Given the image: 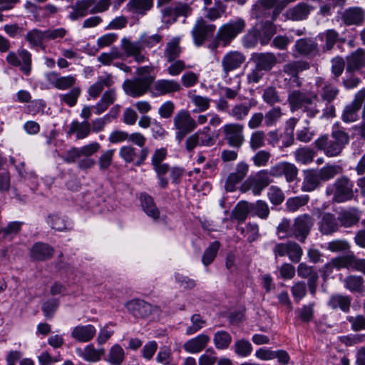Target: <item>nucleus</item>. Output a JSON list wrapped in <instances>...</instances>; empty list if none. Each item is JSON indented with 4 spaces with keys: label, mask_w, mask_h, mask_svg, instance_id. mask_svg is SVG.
<instances>
[{
    "label": "nucleus",
    "mask_w": 365,
    "mask_h": 365,
    "mask_svg": "<svg viewBox=\"0 0 365 365\" xmlns=\"http://www.w3.org/2000/svg\"><path fill=\"white\" fill-rule=\"evenodd\" d=\"M180 38H172L167 43L163 52V56L168 62H173L180 57L182 48L180 46Z\"/></svg>",
    "instance_id": "nucleus-28"
},
{
    "label": "nucleus",
    "mask_w": 365,
    "mask_h": 365,
    "mask_svg": "<svg viewBox=\"0 0 365 365\" xmlns=\"http://www.w3.org/2000/svg\"><path fill=\"white\" fill-rule=\"evenodd\" d=\"M219 248L220 242L218 241H215L212 242L210 246L205 250L202 258V262L205 266H208L213 262Z\"/></svg>",
    "instance_id": "nucleus-53"
},
{
    "label": "nucleus",
    "mask_w": 365,
    "mask_h": 365,
    "mask_svg": "<svg viewBox=\"0 0 365 365\" xmlns=\"http://www.w3.org/2000/svg\"><path fill=\"white\" fill-rule=\"evenodd\" d=\"M127 311L135 318H145L153 312L158 311V308L153 307L142 299H132L125 304Z\"/></svg>",
    "instance_id": "nucleus-13"
},
{
    "label": "nucleus",
    "mask_w": 365,
    "mask_h": 365,
    "mask_svg": "<svg viewBox=\"0 0 365 365\" xmlns=\"http://www.w3.org/2000/svg\"><path fill=\"white\" fill-rule=\"evenodd\" d=\"M45 36V31L34 29L26 34L25 38L31 47H36L41 46L44 41H46Z\"/></svg>",
    "instance_id": "nucleus-45"
},
{
    "label": "nucleus",
    "mask_w": 365,
    "mask_h": 365,
    "mask_svg": "<svg viewBox=\"0 0 365 365\" xmlns=\"http://www.w3.org/2000/svg\"><path fill=\"white\" fill-rule=\"evenodd\" d=\"M287 101L292 111L301 110L309 117H314L319 113L320 101L316 93L294 90L289 92Z\"/></svg>",
    "instance_id": "nucleus-4"
},
{
    "label": "nucleus",
    "mask_w": 365,
    "mask_h": 365,
    "mask_svg": "<svg viewBox=\"0 0 365 365\" xmlns=\"http://www.w3.org/2000/svg\"><path fill=\"white\" fill-rule=\"evenodd\" d=\"M251 212L261 219L265 220L269 214V208L267 203L262 200H257L251 204Z\"/></svg>",
    "instance_id": "nucleus-55"
},
{
    "label": "nucleus",
    "mask_w": 365,
    "mask_h": 365,
    "mask_svg": "<svg viewBox=\"0 0 365 365\" xmlns=\"http://www.w3.org/2000/svg\"><path fill=\"white\" fill-rule=\"evenodd\" d=\"M341 172L340 166L336 165H327L322 168L317 173L321 181H327L334 178Z\"/></svg>",
    "instance_id": "nucleus-46"
},
{
    "label": "nucleus",
    "mask_w": 365,
    "mask_h": 365,
    "mask_svg": "<svg viewBox=\"0 0 365 365\" xmlns=\"http://www.w3.org/2000/svg\"><path fill=\"white\" fill-rule=\"evenodd\" d=\"M309 68L308 63L305 61H292L283 66V73L289 78L284 77L285 85L289 88L299 87L301 81L299 78V73L307 70Z\"/></svg>",
    "instance_id": "nucleus-9"
},
{
    "label": "nucleus",
    "mask_w": 365,
    "mask_h": 365,
    "mask_svg": "<svg viewBox=\"0 0 365 365\" xmlns=\"http://www.w3.org/2000/svg\"><path fill=\"white\" fill-rule=\"evenodd\" d=\"M81 93V89L79 87H74L68 93L60 95V99L69 107H73L76 104Z\"/></svg>",
    "instance_id": "nucleus-58"
},
{
    "label": "nucleus",
    "mask_w": 365,
    "mask_h": 365,
    "mask_svg": "<svg viewBox=\"0 0 365 365\" xmlns=\"http://www.w3.org/2000/svg\"><path fill=\"white\" fill-rule=\"evenodd\" d=\"M349 142V135L344 130H332L331 135H322L314 141L315 147L330 158L339 156Z\"/></svg>",
    "instance_id": "nucleus-3"
},
{
    "label": "nucleus",
    "mask_w": 365,
    "mask_h": 365,
    "mask_svg": "<svg viewBox=\"0 0 365 365\" xmlns=\"http://www.w3.org/2000/svg\"><path fill=\"white\" fill-rule=\"evenodd\" d=\"M173 125L176 130L175 138L180 142L188 133L197 128V122L187 110H181L174 116Z\"/></svg>",
    "instance_id": "nucleus-7"
},
{
    "label": "nucleus",
    "mask_w": 365,
    "mask_h": 365,
    "mask_svg": "<svg viewBox=\"0 0 365 365\" xmlns=\"http://www.w3.org/2000/svg\"><path fill=\"white\" fill-rule=\"evenodd\" d=\"M163 39L160 34L148 36L146 33L140 35L138 41H133L128 37H123L120 41V48L127 57H133L138 63L148 61V57L143 53L144 48H153Z\"/></svg>",
    "instance_id": "nucleus-2"
},
{
    "label": "nucleus",
    "mask_w": 365,
    "mask_h": 365,
    "mask_svg": "<svg viewBox=\"0 0 365 365\" xmlns=\"http://www.w3.org/2000/svg\"><path fill=\"white\" fill-rule=\"evenodd\" d=\"M344 287L351 292L364 291V280L360 276L350 275L344 279Z\"/></svg>",
    "instance_id": "nucleus-42"
},
{
    "label": "nucleus",
    "mask_w": 365,
    "mask_h": 365,
    "mask_svg": "<svg viewBox=\"0 0 365 365\" xmlns=\"http://www.w3.org/2000/svg\"><path fill=\"white\" fill-rule=\"evenodd\" d=\"M365 66V51L358 49L347 57L346 70L355 71Z\"/></svg>",
    "instance_id": "nucleus-35"
},
{
    "label": "nucleus",
    "mask_w": 365,
    "mask_h": 365,
    "mask_svg": "<svg viewBox=\"0 0 365 365\" xmlns=\"http://www.w3.org/2000/svg\"><path fill=\"white\" fill-rule=\"evenodd\" d=\"M148 154V148H143L139 155L137 154L136 149L131 145L123 146L119 150V155L125 163H134L137 166H140L144 163Z\"/></svg>",
    "instance_id": "nucleus-14"
},
{
    "label": "nucleus",
    "mask_w": 365,
    "mask_h": 365,
    "mask_svg": "<svg viewBox=\"0 0 365 365\" xmlns=\"http://www.w3.org/2000/svg\"><path fill=\"white\" fill-rule=\"evenodd\" d=\"M337 219L342 226L350 227L359 222V215L356 210L350 209L341 211Z\"/></svg>",
    "instance_id": "nucleus-37"
},
{
    "label": "nucleus",
    "mask_w": 365,
    "mask_h": 365,
    "mask_svg": "<svg viewBox=\"0 0 365 365\" xmlns=\"http://www.w3.org/2000/svg\"><path fill=\"white\" fill-rule=\"evenodd\" d=\"M154 79L155 76H153L127 79L123 83V89L127 95L133 98H139L148 92L150 93V86Z\"/></svg>",
    "instance_id": "nucleus-6"
},
{
    "label": "nucleus",
    "mask_w": 365,
    "mask_h": 365,
    "mask_svg": "<svg viewBox=\"0 0 365 365\" xmlns=\"http://www.w3.org/2000/svg\"><path fill=\"white\" fill-rule=\"evenodd\" d=\"M365 99V89L359 91L353 102L347 105L343 111L341 119L345 123H353L358 119V111Z\"/></svg>",
    "instance_id": "nucleus-16"
},
{
    "label": "nucleus",
    "mask_w": 365,
    "mask_h": 365,
    "mask_svg": "<svg viewBox=\"0 0 365 365\" xmlns=\"http://www.w3.org/2000/svg\"><path fill=\"white\" fill-rule=\"evenodd\" d=\"M339 229V224L334 215L327 212L322 215L319 222V230L323 235H331Z\"/></svg>",
    "instance_id": "nucleus-24"
},
{
    "label": "nucleus",
    "mask_w": 365,
    "mask_h": 365,
    "mask_svg": "<svg viewBox=\"0 0 365 365\" xmlns=\"http://www.w3.org/2000/svg\"><path fill=\"white\" fill-rule=\"evenodd\" d=\"M267 195L270 202L275 205H280L284 200L282 190L277 186H271L269 188Z\"/></svg>",
    "instance_id": "nucleus-62"
},
{
    "label": "nucleus",
    "mask_w": 365,
    "mask_h": 365,
    "mask_svg": "<svg viewBox=\"0 0 365 365\" xmlns=\"http://www.w3.org/2000/svg\"><path fill=\"white\" fill-rule=\"evenodd\" d=\"M215 28V25L207 24L202 18H199L192 30L195 43L198 46H201L206 38L213 34Z\"/></svg>",
    "instance_id": "nucleus-15"
},
{
    "label": "nucleus",
    "mask_w": 365,
    "mask_h": 365,
    "mask_svg": "<svg viewBox=\"0 0 365 365\" xmlns=\"http://www.w3.org/2000/svg\"><path fill=\"white\" fill-rule=\"evenodd\" d=\"M125 358V353L123 348L119 345L113 346L109 351L108 361L114 365L120 364Z\"/></svg>",
    "instance_id": "nucleus-59"
},
{
    "label": "nucleus",
    "mask_w": 365,
    "mask_h": 365,
    "mask_svg": "<svg viewBox=\"0 0 365 365\" xmlns=\"http://www.w3.org/2000/svg\"><path fill=\"white\" fill-rule=\"evenodd\" d=\"M115 100L116 92L115 89H110L104 92L101 100L95 106L96 114L101 115L105 112Z\"/></svg>",
    "instance_id": "nucleus-36"
},
{
    "label": "nucleus",
    "mask_w": 365,
    "mask_h": 365,
    "mask_svg": "<svg viewBox=\"0 0 365 365\" xmlns=\"http://www.w3.org/2000/svg\"><path fill=\"white\" fill-rule=\"evenodd\" d=\"M312 7L305 3H299L297 5L287 9L284 14L287 19L292 21H302L308 16Z\"/></svg>",
    "instance_id": "nucleus-25"
},
{
    "label": "nucleus",
    "mask_w": 365,
    "mask_h": 365,
    "mask_svg": "<svg viewBox=\"0 0 365 365\" xmlns=\"http://www.w3.org/2000/svg\"><path fill=\"white\" fill-rule=\"evenodd\" d=\"M341 18L346 25H359L364 20V11L359 7H351L344 11Z\"/></svg>",
    "instance_id": "nucleus-29"
},
{
    "label": "nucleus",
    "mask_w": 365,
    "mask_h": 365,
    "mask_svg": "<svg viewBox=\"0 0 365 365\" xmlns=\"http://www.w3.org/2000/svg\"><path fill=\"white\" fill-rule=\"evenodd\" d=\"M339 36L338 32L334 29H328L321 33L318 36V38L322 42L324 43V45L322 46V51L327 52L331 50L335 43L338 41Z\"/></svg>",
    "instance_id": "nucleus-38"
},
{
    "label": "nucleus",
    "mask_w": 365,
    "mask_h": 365,
    "mask_svg": "<svg viewBox=\"0 0 365 365\" xmlns=\"http://www.w3.org/2000/svg\"><path fill=\"white\" fill-rule=\"evenodd\" d=\"M191 324L186 329L185 334L188 336L197 333L206 325V322L203 318L197 314H193L191 318Z\"/></svg>",
    "instance_id": "nucleus-51"
},
{
    "label": "nucleus",
    "mask_w": 365,
    "mask_h": 365,
    "mask_svg": "<svg viewBox=\"0 0 365 365\" xmlns=\"http://www.w3.org/2000/svg\"><path fill=\"white\" fill-rule=\"evenodd\" d=\"M351 302V299L348 296L335 294L330 297L328 304L334 309L339 308L341 311L347 312L350 309Z\"/></svg>",
    "instance_id": "nucleus-41"
},
{
    "label": "nucleus",
    "mask_w": 365,
    "mask_h": 365,
    "mask_svg": "<svg viewBox=\"0 0 365 365\" xmlns=\"http://www.w3.org/2000/svg\"><path fill=\"white\" fill-rule=\"evenodd\" d=\"M252 108L250 103H237L228 110V114L236 120H243L245 119Z\"/></svg>",
    "instance_id": "nucleus-40"
},
{
    "label": "nucleus",
    "mask_w": 365,
    "mask_h": 365,
    "mask_svg": "<svg viewBox=\"0 0 365 365\" xmlns=\"http://www.w3.org/2000/svg\"><path fill=\"white\" fill-rule=\"evenodd\" d=\"M121 56V53L117 48H113L109 52L101 53L97 60L103 65L109 66L114 60L120 58Z\"/></svg>",
    "instance_id": "nucleus-56"
},
{
    "label": "nucleus",
    "mask_w": 365,
    "mask_h": 365,
    "mask_svg": "<svg viewBox=\"0 0 365 365\" xmlns=\"http://www.w3.org/2000/svg\"><path fill=\"white\" fill-rule=\"evenodd\" d=\"M191 101L196 107L194 110L195 113L204 112L210 107V99L207 97L195 95L192 96Z\"/></svg>",
    "instance_id": "nucleus-61"
},
{
    "label": "nucleus",
    "mask_w": 365,
    "mask_h": 365,
    "mask_svg": "<svg viewBox=\"0 0 365 365\" xmlns=\"http://www.w3.org/2000/svg\"><path fill=\"white\" fill-rule=\"evenodd\" d=\"M205 17L210 21H215L222 17L226 11V6L220 0L215 1L213 6L205 8Z\"/></svg>",
    "instance_id": "nucleus-43"
},
{
    "label": "nucleus",
    "mask_w": 365,
    "mask_h": 365,
    "mask_svg": "<svg viewBox=\"0 0 365 365\" xmlns=\"http://www.w3.org/2000/svg\"><path fill=\"white\" fill-rule=\"evenodd\" d=\"M180 83L174 79H158L153 81L150 86V96L156 98L166 95L173 94L180 91Z\"/></svg>",
    "instance_id": "nucleus-10"
},
{
    "label": "nucleus",
    "mask_w": 365,
    "mask_h": 365,
    "mask_svg": "<svg viewBox=\"0 0 365 365\" xmlns=\"http://www.w3.org/2000/svg\"><path fill=\"white\" fill-rule=\"evenodd\" d=\"M224 139L232 148H240L245 142L244 126L237 123H227L222 127Z\"/></svg>",
    "instance_id": "nucleus-8"
},
{
    "label": "nucleus",
    "mask_w": 365,
    "mask_h": 365,
    "mask_svg": "<svg viewBox=\"0 0 365 365\" xmlns=\"http://www.w3.org/2000/svg\"><path fill=\"white\" fill-rule=\"evenodd\" d=\"M111 0H77L71 6L68 19L75 21L83 19L88 14L103 13L108 10ZM103 22L100 16L93 15L86 19L82 23V29H89L97 27Z\"/></svg>",
    "instance_id": "nucleus-1"
},
{
    "label": "nucleus",
    "mask_w": 365,
    "mask_h": 365,
    "mask_svg": "<svg viewBox=\"0 0 365 365\" xmlns=\"http://www.w3.org/2000/svg\"><path fill=\"white\" fill-rule=\"evenodd\" d=\"M154 0H129L126 4V9L128 12L145 16L153 7Z\"/></svg>",
    "instance_id": "nucleus-22"
},
{
    "label": "nucleus",
    "mask_w": 365,
    "mask_h": 365,
    "mask_svg": "<svg viewBox=\"0 0 365 365\" xmlns=\"http://www.w3.org/2000/svg\"><path fill=\"white\" fill-rule=\"evenodd\" d=\"M315 155V151L308 147L299 148L294 152L295 161L302 165L311 163L314 160Z\"/></svg>",
    "instance_id": "nucleus-39"
},
{
    "label": "nucleus",
    "mask_w": 365,
    "mask_h": 365,
    "mask_svg": "<svg viewBox=\"0 0 365 365\" xmlns=\"http://www.w3.org/2000/svg\"><path fill=\"white\" fill-rule=\"evenodd\" d=\"M264 115V125L267 127H272L276 125L277 122L283 115L282 110L280 107H274L269 110Z\"/></svg>",
    "instance_id": "nucleus-48"
},
{
    "label": "nucleus",
    "mask_w": 365,
    "mask_h": 365,
    "mask_svg": "<svg viewBox=\"0 0 365 365\" xmlns=\"http://www.w3.org/2000/svg\"><path fill=\"white\" fill-rule=\"evenodd\" d=\"M140 200L145 214L154 220H157L160 217V211L156 207L153 198L146 193H142Z\"/></svg>",
    "instance_id": "nucleus-31"
},
{
    "label": "nucleus",
    "mask_w": 365,
    "mask_h": 365,
    "mask_svg": "<svg viewBox=\"0 0 365 365\" xmlns=\"http://www.w3.org/2000/svg\"><path fill=\"white\" fill-rule=\"evenodd\" d=\"M255 66L264 71H269L277 63V58L271 53L256 54L253 58Z\"/></svg>",
    "instance_id": "nucleus-33"
},
{
    "label": "nucleus",
    "mask_w": 365,
    "mask_h": 365,
    "mask_svg": "<svg viewBox=\"0 0 365 365\" xmlns=\"http://www.w3.org/2000/svg\"><path fill=\"white\" fill-rule=\"evenodd\" d=\"M265 133L263 130H255L250 135L249 140L250 148L252 150H256L265 144Z\"/></svg>",
    "instance_id": "nucleus-50"
},
{
    "label": "nucleus",
    "mask_w": 365,
    "mask_h": 365,
    "mask_svg": "<svg viewBox=\"0 0 365 365\" xmlns=\"http://www.w3.org/2000/svg\"><path fill=\"white\" fill-rule=\"evenodd\" d=\"M47 223L51 227L57 231H63L66 230V220L57 214H53L48 216Z\"/></svg>",
    "instance_id": "nucleus-60"
},
{
    "label": "nucleus",
    "mask_w": 365,
    "mask_h": 365,
    "mask_svg": "<svg viewBox=\"0 0 365 365\" xmlns=\"http://www.w3.org/2000/svg\"><path fill=\"white\" fill-rule=\"evenodd\" d=\"M309 200V197L307 195L290 197L286 202L287 209L289 212H294L301 207L304 206Z\"/></svg>",
    "instance_id": "nucleus-49"
},
{
    "label": "nucleus",
    "mask_w": 365,
    "mask_h": 365,
    "mask_svg": "<svg viewBox=\"0 0 365 365\" xmlns=\"http://www.w3.org/2000/svg\"><path fill=\"white\" fill-rule=\"evenodd\" d=\"M210 341V337L207 334H201L185 341L182 348L187 353L196 354L203 351Z\"/></svg>",
    "instance_id": "nucleus-19"
},
{
    "label": "nucleus",
    "mask_w": 365,
    "mask_h": 365,
    "mask_svg": "<svg viewBox=\"0 0 365 365\" xmlns=\"http://www.w3.org/2000/svg\"><path fill=\"white\" fill-rule=\"evenodd\" d=\"M294 49L299 55L304 56H315L319 53L317 43L311 38L297 40Z\"/></svg>",
    "instance_id": "nucleus-21"
},
{
    "label": "nucleus",
    "mask_w": 365,
    "mask_h": 365,
    "mask_svg": "<svg viewBox=\"0 0 365 365\" xmlns=\"http://www.w3.org/2000/svg\"><path fill=\"white\" fill-rule=\"evenodd\" d=\"M217 361L216 353L212 349H208L198 359L199 365H215Z\"/></svg>",
    "instance_id": "nucleus-64"
},
{
    "label": "nucleus",
    "mask_w": 365,
    "mask_h": 365,
    "mask_svg": "<svg viewBox=\"0 0 365 365\" xmlns=\"http://www.w3.org/2000/svg\"><path fill=\"white\" fill-rule=\"evenodd\" d=\"M270 158L271 153L269 152L262 150L252 156V160L256 167H264L267 165Z\"/></svg>",
    "instance_id": "nucleus-63"
},
{
    "label": "nucleus",
    "mask_w": 365,
    "mask_h": 365,
    "mask_svg": "<svg viewBox=\"0 0 365 365\" xmlns=\"http://www.w3.org/2000/svg\"><path fill=\"white\" fill-rule=\"evenodd\" d=\"M321 180L317 170H308L304 172V177L302 182V190L304 192H312L316 190L320 185Z\"/></svg>",
    "instance_id": "nucleus-32"
},
{
    "label": "nucleus",
    "mask_w": 365,
    "mask_h": 365,
    "mask_svg": "<svg viewBox=\"0 0 365 365\" xmlns=\"http://www.w3.org/2000/svg\"><path fill=\"white\" fill-rule=\"evenodd\" d=\"M76 352L80 357L88 362L100 361L105 354L104 349H97L92 344L86 346L84 349L77 348Z\"/></svg>",
    "instance_id": "nucleus-26"
},
{
    "label": "nucleus",
    "mask_w": 365,
    "mask_h": 365,
    "mask_svg": "<svg viewBox=\"0 0 365 365\" xmlns=\"http://www.w3.org/2000/svg\"><path fill=\"white\" fill-rule=\"evenodd\" d=\"M91 131V127L88 121L79 122L78 120H73L70 125L68 135H71L76 133V138L81 140L88 137Z\"/></svg>",
    "instance_id": "nucleus-30"
},
{
    "label": "nucleus",
    "mask_w": 365,
    "mask_h": 365,
    "mask_svg": "<svg viewBox=\"0 0 365 365\" xmlns=\"http://www.w3.org/2000/svg\"><path fill=\"white\" fill-rule=\"evenodd\" d=\"M96 329L92 324L78 325L73 328L71 336L78 342L90 341L96 335Z\"/></svg>",
    "instance_id": "nucleus-20"
},
{
    "label": "nucleus",
    "mask_w": 365,
    "mask_h": 365,
    "mask_svg": "<svg viewBox=\"0 0 365 365\" xmlns=\"http://www.w3.org/2000/svg\"><path fill=\"white\" fill-rule=\"evenodd\" d=\"M235 352L240 356L247 357L252 351V346L250 342L246 339H240L235 341L234 344Z\"/></svg>",
    "instance_id": "nucleus-54"
},
{
    "label": "nucleus",
    "mask_w": 365,
    "mask_h": 365,
    "mask_svg": "<svg viewBox=\"0 0 365 365\" xmlns=\"http://www.w3.org/2000/svg\"><path fill=\"white\" fill-rule=\"evenodd\" d=\"M245 59V56L238 51H230L226 53L221 62L223 78H227L230 72L240 68Z\"/></svg>",
    "instance_id": "nucleus-12"
},
{
    "label": "nucleus",
    "mask_w": 365,
    "mask_h": 365,
    "mask_svg": "<svg viewBox=\"0 0 365 365\" xmlns=\"http://www.w3.org/2000/svg\"><path fill=\"white\" fill-rule=\"evenodd\" d=\"M245 26V21L242 18L230 20L219 27L216 38L219 41H221L223 46H227L240 34L243 32Z\"/></svg>",
    "instance_id": "nucleus-5"
},
{
    "label": "nucleus",
    "mask_w": 365,
    "mask_h": 365,
    "mask_svg": "<svg viewBox=\"0 0 365 365\" xmlns=\"http://www.w3.org/2000/svg\"><path fill=\"white\" fill-rule=\"evenodd\" d=\"M250 212H251V204L245 201H241L237 204L232 210V215L238 222H242L246 220Z\"/></svg>",
    "instance_id": "nucleus-44"
},
{
    "label": "nucleus",
    "mask_w": 365,
    "mask_h": 365,
    "mask_svg": "<svg viewBox=\"0 0 365 365\" xmlns=\"http://www.w3.org/2000/svg\"><path fill=\"white\" fill-rule=\"evenodd\" d=\"M297 274L299 277L307 279V284L310 293L314 295L317 287L319 276L312 267L304 262L300 263L297 267Z\"/></svg>",
    "instance_id": "nucleus-18"
},
{
    "label": "nucleus",
    "mask_w": 365,
    "mask_h": 365,
    "mask_svg": "<svg viewBox=\"0 0 365 365\" xmlns=\"http://www.w3.org/2000/svg\"><path fill=\"white\" fill-rule=\"evenodd\" d=\"M49 81L52 85L59 90H66L73 86L76 82L75 76L58 77L56 73L50 74Z\"/></svg>",
    "instance_id": "nucleus-34"
},
{
    "label": "nucleus",
    "mask_w": 365,
    "mask_h": 365,
    "mask_svg": "<svg viewBox=\"0 0 365 365\" xmlns=\"http://www.w3.org/2000/svg\"><path fill=\"white\" fill-rule=\"evenodd\" d=\"M19 58H21V71L26 75H29L31 71V53L26 49H21L18 51Z\"/></svg>",
    "instance_id": "nucleus-52"
},
{
    "label": "nucleus",
    "mask_w": 365,
    "mask_h": 365,
    "mask_svg": "<svg viewBox=\"0 0 365 365\" xmlns=\"http://www.w3.org/2000/svg\"><path fill=\"white\" fill-rule=\"evenodd\" d=\"M333 200L336 202H343L351 200L354 196L353 182L346 177L338 178L334 183Z\"/></svg>",
    "instance_id": "nucleus-11"
},
{
    "label": "nucleus",
    "mask_w": 365,
    "mask_h": 365,
    "mask_svg": "<svg viewBox=\"0 0 365 365\" xmlns=\"http://www.w3.org/2000/svg\"><path fill=\"white\" fill-rule=\"evenodd\" d=\"M231 341V335L225 331H217L213 337L214 344L217 349H225L228 348Z\"/></svg>",
    "instance_id": "nucleus-47"
},
{
    "label": "nucleus",
    "mask_w": 365,
    "mask_h": 365,
    "mask_svg": "<svg viewBox=\"0 0 365 365\" xmlns=\"http://www.w3.org/2000/svg\"><path fill=\"white\" fill-rule=\"evenodd\" d=\"M313 225L314 220L310 215L304 214L298 216L294 224L295 237L299 238L300 241L304 242Z\"/></svg>",
    "instance_id": "nucleus-17"
},
{
    "label": "nucleus",
    "mask_w": 365,
    "mask_h": 365,
    "mask_svg": "<svg viewBox=\"0 0 365 365\" xmlns=\"http://www.w3.org/2000/svg\"><path fill=\"white\" fill-rule=\"evenodd\" d=\"M317 86L321 87L319 90V96L322 101L329 104L333 102L339 93V88L331 83L324 82L320 79L317 81Z\"/></svg>",
    "instance_id": "nucleus-23"
},
{
    "label": "nucleus",
    "mask_w": 365,
    "mask_h": 365,
    "mask_svg": "<svg viewBox=\"0 0 365 365\" xmlns=\"http://www.w3.org/2000/svg\"><path fill=\"white\" fill-rule=\"evenodd\" d=\"M53 254V249L50 245L37 242L31 249L30 255L34 260L43 261L49 259Z\"/></svg>",
    "instance_id": "nucleus-27"
},
{
    "label": "nucleus",
    "mask_w": 365,
    "mask_h": 365,
    "mask_svg": "<svg viewBox=\"0 0 365 365\" xmlns=\"http://www.w3.org/2000/svg\"><path fill=\"white\" fill-rule=\"evenodd\" d=\"M263 101L269 106L281 102L278 91L274 87L269 86L264 89L262 94Z\"/></svg>",
    "instance_id": "nucleus-57"
}]
</instances>
